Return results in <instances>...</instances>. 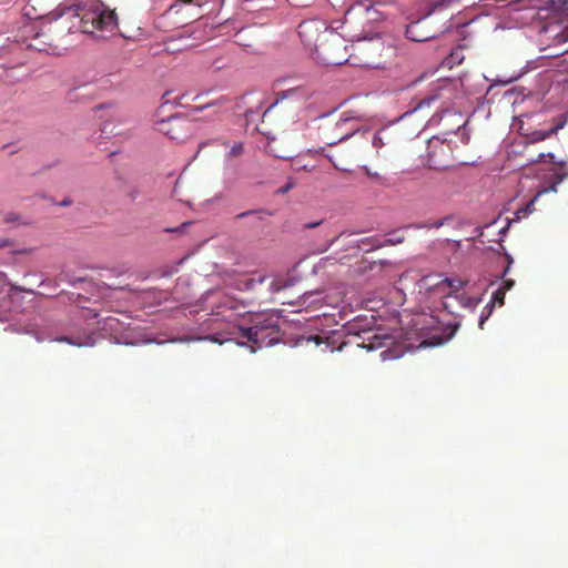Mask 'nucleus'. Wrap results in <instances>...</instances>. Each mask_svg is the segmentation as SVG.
Returning a JSON list of instances; mask_svg holds the SVG:
<instances>
[{
	"instance_id": "nucleus-5",
	"label": "nucleus",
	"mask_w": 568,
	"mask_h": 568,
	"mask_svg": "<svg viewBox=\"0 0 568 568\" xmlns=\"http://www.w3.org/2000/svg\"><path fill=\"white\" fill-rule=\"evenodd\" d=\"M469 23H470V22H468V23H463L460 27H462V28H465V27H467Z\"/></svg>"
},
{
	"instance_id": "nucleus-2",
	"label": "nucleus",
	"mask_w": 568,
	"mask_h": 568,
	"mask_svg": "<svg viewBox=\"0 0 568 568\" xmlns=\"http://www.w3.org/2000/svg\"><path fill=\"white\" fill-rule=\"evenodd\" d=\"M41 19L44 22L61 20L70 36H94L98 31L113 32L118 28L115 12L108 10L103 3L87 8L79 2L64 1Z\"/></svg>"
},
{
	"instance_id": "nucleus-3",
	"label": "nucleus",
	"mask_w": 568,
	"mask_h": 568,
	"mask_svg": "<svg viewBox=\"0 0 568 568\" xmlns=\"http://www.w3.org/2000/svg\"><path fill=\"white\" fill-rule=\"evenodd\" d=\"M324 32H333V27L328 26L324 20L313 18L304 20L298 24L297 36H313Z\"/></svg>"
},
{
	"instance_id": "nucleus-1",
	"label": "nucleus",
	"mask_w": 568,
	"mask_h": 568,
	"mask_svg": "<svg viewBox=\"0 0 568 568\" xmlns=\"http://www.w3.org/2000/svg\"><path fill=\"white\" fill-rule=\"evenodd\" d=\"M504 29L530 27L537 33L568 36V0H513Z\"/></svg>"
},
{
	"instance_id": "nucleus-4",
	"label": "nucleus",
	"mask_w": 568,
	"mask_h": 568,
	"mask_svg": "<svg viewBox=\"0 0 568 568\" xmlns=\"http://www.w3.org/2000/svg\"><path fill=\"white\" fill-rule=\"evenodd\" d=\"M180 2L181 1L178 0L175 3L171 4L169 8V11H178V9L180 7Z\"/></svg>"
}]
</instances>
